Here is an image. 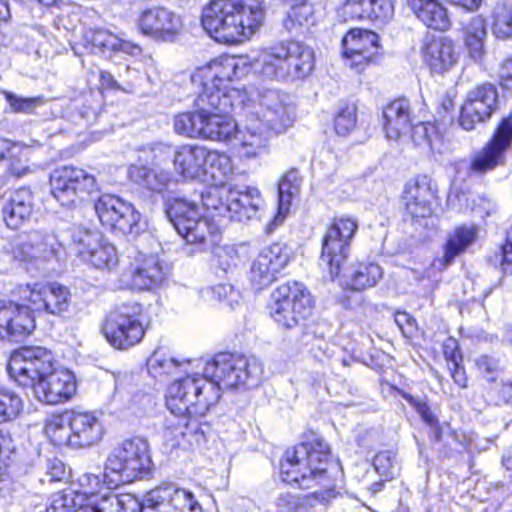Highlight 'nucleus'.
Here are the masks:
<instances>
[{"instance_id":"obj_1","label":"nucleus","mask_w":512,"mask_h":512,"mask_svg":"<svg viewBox=\"0 0 512 512\" xmlns=\"http://www.w3.org/2000/svg\"><path fill=\"white\" fill-rule=\"evenodd\" d=\"M340 463L330 444L319 432L306 429L300 440L287 447L278 462V477L295 489L312 492L305 495L310 504L328 505L338 496L336 480Z\"/></svg>"},{"instance_id":"obj_2","label":"nucleus","mask_w":512,"mask_h":512,"mask_svg":"<svg viewBox=\"0 0 512 512\" xmlns=\"http://www.w3.org/2000/svg\"><path fill=\"white\" fill-rule=\"evenodd\" d=\"M262 374L263 367L257 359L221 351L205 363L203 373L188 374L172 382L171 402L181 403L184 396L194 395L201 412H209L220 401L221 386L233 389L254 384Z\"/></svg>"},{"instance_id":"obj_3","label":"nucleus","mask_w":512,"mask_h":512,"mask_svg":"<svg viewBox=\"0 0 512 512\" xmlns=\"http://www.w3.org/2000/svg\"><path fill=\"white\" fill-rule=\"evenodd\" d=\"M240 56L222 54L195 69L192 83L199 88L194 111L178 113L173 118L174 131L189 138H205L208 109H227L232 105L235 88L230 83L239 77Z\"/></svg>"},{"instance_id":"obj_4","label":"nucleus","mask_w":512,"mask_h":512,"mask_svg":"<svg viewBox=\"0 0 512 512\" xmlns=\"http://www.w3.org/2000/svg\"><path fill=\"white\" fill-rule=\"evenodd\" d=\"M264 0H210L201 24L219 43L239 45L249 41L265 21Z\"/></svg>"},{"instance_id":"obj_5","label":"nucleus","mask_w":512,"mask_h":512,"mask_svg":"<svg viewBox=\"0 0 512 512\" xmlns=\"http://www.w3.org/2000/svg\"><path fill=\"white\" fill-rule=\"evenodd\" d=\"M316 309L315 295L298 280H287L277 285L265 305L268 317L284 332L305 330L313 322Z\"/></svg>"},{"instance_id":"obj_6","label":"nucleus","mask_w":512,"mask_h":512,"mask_svg":"<svg viewBox=\"0 0 512 512\" xmlns=\"http://www.w3.org/2000/svg\"><path fill=\"white\" fill-rule=\"evenodd\" d=\"M164 211L177 233L199 251L212 250L222 241L218 219L202 214L196 200L174 195L164 200Z\"/></svg>"},{"instance_id":"obj_7","label":"nucleus","mask_w":512,"mask_h":512,"mask_svg":"<svg viewBox=\"0 0 512 512\" xmlns=\"http://www.w3.org/2000/svg\"><path fill=\"white\" fill-rule=\"evenodd\" d=\"M150 305L132 300L111 307L99 323V333L115 351L126 352L139 346L150 329Z\"/></svg>"},{"instance_id":"obj_8","label":"nucleus","mask_w":512,"mask_h":512,"mask_svg":"<svg viewBox=\"0 0 512 512\" xmlns=\"http://www.w3.org/2000/svg\"><path fill=\"white\" fill-rule=\"evenodd\" d=\"M172 383L168 386L166 395V406L173 414L168 419L163 431L162 438L167 446L175 448H189L194 445L206 443L207 433L211 429L209 422L204 420L208 412H201L200 406L194 403L197 396L186 395L181 400L173 402L172 405Z\"/></svg>"},{"instance_id":"obj_9","label":"nucleus","mask_w":512,"mask_h":512,"mask_svg":"<svg viewBox=\"0 0 512 512\" xmlns=\"http://www.w3.org/2000/svg\"><path fill=\"white\" fill-rule=\"evenodd\" d=\"M154 463L148 441L133 436L123 439L108 454L104 462V478L118 487L152 475Z\"/></svg>"},{"instance_id":"obj_10","label":"nucleus","mask_w":512,"mask_h":512,"mask_svg":"<svg viewBox=\"0 0 512 512\" xmlns=\"http://www.w3.org/2000/svg\"><path fill=\"white\" fill-rule=\"evenodd\" d=\"M379 387L383 395H398L415 409L423 423L429 427V441L438 445L437 450L440 457L452 458L469 450V442L461 439L458 431L452 429L448 423L442 424L440 422L430 407L427 398L417 399L411 393L399 388L384 377L379 378Z\"/></svg>"},{"instance_id":"obj_11","label":"nucleus","mask_w":512,"mask_h":512,"mask_svg":"<svg viewBox=\"0 0 512 512\" xmlns=\"http://www.w3.org/2000/svg\"><path fill=\"white\" fill-rule=\"evenodd\" d=\"M315 67L314 51L302 42L287 40L272 46L266 52L261 73L280 81L301 80Z\"/></svg>"},{"instance_id":"obj_12","label":"nucleus","mask_w":512,"mask_h":512,"mask_svg":"<svg viewBox=\"0 0 512 512\" xmlns=\"http://www.w3.org/2000/svg\"><path fill=\"white\" fill-rule=\"evenodd\" d=\"M358 230V219L351 214H334L327 221L321 237L320 259L332 277L339 276L348 261Z\"/></svg>"},{"instance_id":"obj_13","label":"nucleus","mask_w":512,"mask_h":512,"mask_svg":"<svg viewBox=\"0 0 512 512\" xmlns=\"http://www.w3.org/2000/svg\"><path fill=\"white\" fill-rule=\"evenodd\" d=\"M399 201L403 221L422 225L441 204L439 186L430 174L418 173L404 183Z\"/></svg>"},{"instance_id":"obj_14","label":"nucleus","mask_w":512,"mask_h":512,"mask_svg":"<svg viewBox=\"0 0 512 512\" xmlns=\"http://www.w3.org/2000/svg\"><path fill=\"white\" fill-rule=\"evenodd\" d=\"M512 150V110L495 124L486 142L469 158L467 174L483 177L506 166Z\"/></svg>"},{"instance_id":"obj_15","label":"nucleus","mask_w":512,"mask_h":512,"mask_svg":"<svg viewBox=\"0 0 512 512\" xmlns=\"http://www.w3.org/2000/svg\"><path fill=\"white\" fill-rule=\"evenodd\" d=\"M51 195L65 207L84 202L97 191L96 176L72 164L55 167L49 175Z\"/></svg>"},{"instance_id":"obj_16","label":"nucleus","mask_w":512,"mask_h":512,"mask_svg":"<svg viewBox=\"0 0 512 512\" xmlns=\"http://www.w3.org/2000/svg\"><path fill=\"white\" fill-rule=\"evenodd\" d=\"M54 364L56 359L51 350L37 345H23L11 351L7 372L17 386L33 390Z\"/></svg>"},{"instance_id":"obj_17","label":"nucleus","mask_w":512,"mask_h":512,"mask_svg":"<svg viewBox=\"0 0 512 512\" xmlns=\"http://www.w3.org/2000/svg\"><path fill=\"white\" fill-rule=\"evenodd\" d=\"M12 295L26 303L35 313L59 316L67 312L71 304L70 289L57 281L18 284Z\"/></svg>"},{"instance_id":"obj_18","label":"nucleus","mask_w":512,"mask_h":512,"mask_svg":"<svg viewBox=\"0 0 512 512\" xmlns=\"http://www.w3.org/2000/svg\"><path fill=\"white\" fill-rule=\"evenodd\" d=\"M340 49L345 64L357 74L378 65L382 58L380 37L371 29L350 28L342 36Z\"/></svg>"},{"instance_id":"obj_19","label":"nucleus","mask_w":512,"mask_h":512,"mask_svg":"<svg viewBox=\"0 0 512 512\" xmlns=\"http://www.w3.org/2000/svg\"><path fill=\"white\" fill-rule=\"evenodd\" d=\"M497 86L485 81L475 85L464 97L457 122L465 131H473L479 124L488 123L499 110Z\"/></svg>"},{"instance_id":"obj_20","label":"nucleus","mask_w":512,"mask_h":512,"mask_svg":"<svg viewBox=\"0 0 512 512\" xmlns=\"http://www.w3.org/2000/svg\"><path fill=\"white\" fill-rule=\"evenodd\" d=\"M94 210L105 230L123 235L139 231L141 214L131 203L116 195H100L94 202Z\"/></svg>"},{"instance_id":"obj_21","label":"nucleus","mask_w":512,"mask_h":512,"mask_svg":"<svg viewBox=\"0 0 512 512\" xmlns=\"http://www.w3.org/2000/svg\"><path fill=\"white\" fill-rule=\"evenodd\" d=\"M293 254L292 248L281 241L273 242L262 248L254 258L248 272L251 286L257 291L269 286L289 264Z\"/></svg>"},{"instance_id":"obj_22","label":"nucleus","mask_w":512,"mask_h":512,"mask_svg":"<svg viewBox=\"0 0 512 512\" xmlns=\"http://www.w3.org/2000/svg\"><path fill=\"white\" fill-rule=\"evenodd\" d=\"M420 57L431 75H443L457 65L460 52L450 36L427 34L422 40Z\"/></svg>"},{"instance_id":"obj_23","label":"nucleus","mask_w":512,"mask_h":512,"mask_svg":"<svg viewBox=\"0 0 512 512\" xmlns=\"http://www.w3.org/2000/svg\"><path fill=\"white\" fill-rule=\"evenodd\" d=\"M34 396L47 405H58L70 401L77 393L75 375L68 369L51 365L46 375L32 390Z\"/></svg>"},{"instance_id":"obj_24","label":"nucleus","mask_w":512,"mask_h":512,"mask_svg":"<svg viewBox=\"0 0 512 512\" xmlns=\"http://www.w3.org/2000/svg\"><path fill=\"white\" fill-rule=\"evenodd\" d=\"M137 28L142 35L158 41L172 42L182 32L180 15L162 6H153L140 12Z\"/></svg>"},{"instance_id":"obj_25","label":"nucleus","mask_w":512,"mask_h":512,"mask_svg":"<svg viewBox=\"0 0 512 512\" xmlns=\"http://www.w3.org/2000/svg\"><path fill=\"white\" fill-rule=\"evenodd\" d=\"M34 310L21 300L0 305V340H24L36 328Z\"/></svg>"},{"instance_id":"obj_26","label":"nucleus","mask_w":512,"mask_h":512,"mask_svg":"<svg viewBox=\"0 0 512 512\" xmlns=\"http://www.w3.org/2000/svg\"><path fill=\"white\" fill-rule=\"evenodd\" d=\"M383 277L381 266L375 262L362 261L356 263L347 282L343 286V292L338 298V303L343 309L354 310L365 304L363 296L357 299L354 293H362L373 288Z\"/></svg>"},{"instance_id":"obj_27","label":"nucleus","mask_w":512,"mask_h":512,"mask_svg":"<svg viewBox=\"0 0 512 512\" xmlns=\"http://www.w3.org/2000/svg\"><path fill=\"white\" fill-rule=\"evenodd\" d=\"M416 115L406 96H397L382 107V130L390 140H399L408 130L411 132Z\"/></svg>"},{"instance_id":"obj_28","label":"nucleus","mask_w":512,"mask_h":512,"mask_svg":"<svg viewBox=\"0 0 512 512\" xmlns=\"http://www.w3.org/2000/svg\"><path fill=\"white\" fill-rule=\"evenodd\" d=\"M68 413L72 448L91 447L103 439L105 429L94 411L70 410Z\"/></svg>"},{"instance_id":"obj_29","label":"nucleus","mask_w":512,"mask_h":512,"mask_svg":"<svg viewBox=\"0 0 512 512\" xmlns=\"http://www.w3.org/2000/svg\"><path fill=\"white\" fill-rule=\"evenodd\" d=\"M34 211L35 196L29 186L12 190L1 208L2 219L11 230H19L27 225Z\"/></svg>"},{"instance_id":"obj_30","label":"nucleus","mask_w":512,"mask_h":512,"mask_svg":"<svg viewBox=\"0 0 512 512\" xmlns=\"http://www.w3.org/2000/svg\"><path fill=\"white\" fill-rule=\"evenodd\" d=\"M479 234V228L476 224H458L446 236L442 245V256L434 259L440 271L446 270L456 260L457 257L465 254L473 246Z\"/></svg>"},{"instance_id":"obj_31","label":"nucleus","mask_w":512,"mask_h":512,"mask_svg":"<svg viewBox=\"0 0 512 512\" xmlns=\"http://www.w3.org/2000/svg\"><path fill=\"white\" fill-rule=\"evenodd\" d=\"M285 9L283 25L289 32L302 33L318 22L325 0H281Z\"/></svg>"},{"instance_id":"obj_32","label":"nucleus","mask_w":512,"mask_h":512,"mask_svg":"<svg viewBox=\"0 0 512 512\" xmlns=\"http://www.w3.org/2000/svg\"><path fill=\"white\" fill-rule=\"evenodd\" d=\"M395 0H345L342 10L348 20L388 23L395 13Z\"/></svg>"},{"instance_id":"obj_33","label":"nucleus","mask_w":512,"mask_h":512,"mask_svg":"<svg viewBox=\"0 0 512 512\" xmlns=\"http://www.w3.org/2000/svg\"><path fill=\"white\" fill-rule=\"evenodd\" d=\"M168 278L166 265L156 256H143L136 260L130 271V283L138 290H152L160 287Z\"/></svg>"},{"instance_id":"obj_34","label":"nucleus","mask_w":512,"mask_h":512,"mask_svg":"<svg viewBox=\"0 0 512 512\" xmlns=\"http://www.w3.org/2000/svg\"><path fill=\"white\" fill-rule=\"evenodd\" d=\"M415 17L428 29L447 32L452 26L447 9L439 0H405Z\"/></svg>"},{"instance_id":"obj_35","label":"nucleus","mask_w":512,"mask_h":512,"mask_svg":"<svg viewBox=\"0 0 512 512\" xmlns=\"http://www.w3.org/2000/svg\"><path fill=\"white\" fill-rule=\"evenodd\" d=\"M236 93H232V105L227 109H208L207 121L205 125V138L208 140L228 142L237 138L239 133L236 121L229 115L234 109V97L239 96V90L235 89Z\"/></svg>"},{"instance_id":"obj_36","label":"nucleus","mask_w":512,"mask_h":512,"mask_svg":"<svg viewBox=\"0 0 512 512\" xmlns=\"http://www.w3.org/2000/svg\"><path fill=\"white\" fill-rule=\"evenodd\" d=\"M77 255L83 262L99 270H112L119 262L116 248L96 238L77 246Z\"/></svg>"},{"instance_id":"obj_37","label":"nucleus","mask_w":512,"mask_h":512,"mask_svg":"<svg viewBox=\"0 0 512 512\" xmlns=\"http://www.w3.org/2000/svg\"><path fill=\"white\" fill-rule=\"evenodd\" d=\"M205 147L197 144H183L176 148L173 158L175 171L185 179L205 175Z\"/></svg>"},{"instance_id":"obj_38","label":"nucleus","mask_w":512,"mask_h":512,"mask_svg":"<svg viewBox=\"0 0 512 512\" xmlns=\"http://www.w3.org/2000/svg\"><path fill=\"white\" fill-rule=\"evenodd\" d=\"M79 44L89 53H117L127 49V42L108 29L87 27L83 29Z\"/></svg>"},{"instance_id":"obj_39","label":"nucleus","mask_w":512,"mask_h":512,"mask_svg":"<svg viewBox=\"0 0 512 512\" xmlns=\"http://www.w3.org/2000/svg\"><path fill=\"white\" fill-rule=\"evenodd\" d=\"M460 32L463 46L469 57L474 61L481 60L485 54L487 38L486 17L481 14L472 16L466 22L461 23Z\"/></svg>"},{"instance_id":"obj_40","label":"nucleus","mask_w":512,"mask_h":512,"mask_svg":"<svg viewBox=\"0 0 512 512\" xmlns=\"http://www.w3.org/2000/svg\"><path fill=\"white\" fill-rule=\"evenodd\" d=\"M95 502V492L67 488L52 495L46 512H77L80 509H83V512H88Z\"/></svg>"},{"instance_id":"obj_41","label":"nucleus","mask_w":512,"mask_h":512,"mask_svg":"<svg viewBox=\"0 0 512 512\" xmlns=\"http://www.w3.org/2000/svg\"><path fill=\"white\" fill-rule=\"evenodd\" d=\"M450 129L433 121H419L412 127L409 138L415 146H426L432 152H440L445 146Z\"/></svg>"},{"instance_id":"obj_42","label":"nucleus","mask_w":512,"mask_h":512,"mask_svg":"<svg viewBox=\"0 0 512 512\" xmlns=\"http://www.w3.org/2000/svg\"><path fill=\"white\" fill-rule=\"evenodd\" d=\"M262 204V197L257 188L245 187L239 190L231 187L230 220L244 221L255 216Z\"/></svg>"},{"instance_id":"obj_43","label":"nucleus","mask_w":512,"mask_h":512,"mask_svg":"<svg viewBox=\"0 0 512 512\" xmlns=\"http://www.w3.org/2000/svg\"><path fill=\"white\" fill-rule=\"evenodd\" d=\"M230 194L231 187L221 185H210L199 193L203 207L210 214H206L209 218L218 219L220 227L223 218L230 219Z\"/></svg>"},{"instance_id":"obj_44","label":"nucleus","mask_w":512,"mask_h":512,"mask_svg":"<svg viewBox=\"0 0 512 512\" xmlns=\"http://www.w3.org/2000/svg\"><path fill=\"white\" fill-rule=\"evenodd\" d=\"M441 351L453 382L460 389H466L468 387L469 378L464 365V357L459 341L452 336L445 338L441 344Z\"/></svg>"},{"instance_id":"obj_45","label":"nucleus","mask_w":512,"mask_h":512,"mask_svg":"<svg viewBox=\"0 0 512 512\" xmlns=\"http://www.w3.org/2000/svg\"><path fill=\"white\" fill-rule=\"evenodd\" d=\"M88 512H142L144 504L131 493L100 495L96 493V502Z\"/></svg>"},{"instance_id":"obj_46","label":"nucleus","mask_w":512,"mask_h":512,"mask_svg":"<svg viewBox=\"0 0 512 512\" xmlns=\"http://www.w3.org/2000/svg\"><path fill=\"white\" fill-rule=\"evenodd\" d=\"M292 121L289 108L282 102H276L261 111L258 127L271 137L285 132Z\"/></svg>"},{"instance_id":"obj_47","label":"nucleus","mask_w":512,"mask_h":512,"mask_svg":"<svg viewBox=\"0 0 512 512\" xmlns=\"http://www.w3.org/2000/svg\"><path fill=\"white\" fill-rule=\"evenodd\" d=\"M238 142L234 148L243 158H255L268 146L269 136L259 127L239 132Z\"/></svg>"},{"instance_id":"obj_48","label":"nucleus","mask_w":512,"mask_h":512,"mask_svg":"<svg viewBox=\"0 0 512 512\" xmlns=\"http://www.w3.org/2000/svg\"><path fill=\"white\" fill-rule=\"evenodd\" d=\"M171 181L172 178L168 172H158L148 168L138 169L136 183L151 197L168 192Z\"/></svg>"},{"instance_id":"obj_49","label":"nucleus","mask_w":512,"mask_h":512,"mask_svg":"<svg viewBox=\"0 0 512 512\" xmlns=\"http://www.w3.org/2000/svg\"><path fill=\"white\" fill-rule=\"evenodd\" d=\"M45 431L53 445L71 447L68 411L52 414L46 423Z\"/></svg>"},{"instance_id":"obj_50","label":"nucleus","mask_w":512,"mask_h":512,"mask_svg":"<svg viewBox=\"0 0 512 512\" xmlns=\"http://www.w3.org/2000/svg\"><path fill=\"white\" fill-rule=\"evenodd\" d=\"M491 30L499 40L512 38V5L498 3L491 13Z\"/></svg>"},{"instance_id":"obj_51","label":"nucleus","mask_w":512,"mask_h":512,"mask_svg":"<svg viewBox=\"0 0 512 512\" xmlns=\"http://www.w3.org/2000/svg\"><path fill=\"white\" fill-rule=\"evenodd\" d=\"M23 409L22 398L15 391L0 386V425L14 421Z\"/></svg>"},{"instance_id":"obj_52","label":"nucleus","mask_w":512,"mask_h":512,"mask_svg":"<svg viewBox=\"0 0 512 512\" xmlns=\"http://www.w3.org/2000/svg\"><path fill=\"white\" fill-rule=\"evenodd\" d=\"M482 397L489 406L512 405V378L502 379L499 383L484 386Z\"/></svg>"},{"instance_id":"obj_53","label":"nucleus","mask_w":512,"mask_h":512,"mask_svg":"<svg viewBox=\"0 0 512 512\" xmlns=\"http://www.w3.org/2000/svg\"><path fill=\"white\" fill-rule=\"evenodd\" d=\"M204 154L205 174L210 173L213 177H225L232 172V161L226 152L210 150L205 147Z\"/></svg>"},{"instance_id":"obj_54","label":"nucleus","mask_w":512,"mask_h":512,"mask_svg":"<svg viewBox=\"0 0 512 512\" xmlns=\"http://www.w3.org/2000/svg\"><path fill=\"white\" fill-rule=\"evenodd\" d=\"M4 163L6 164L5 174L7 177L19 179L30 171L27 165L26 150L17 143L14 144Z\"/></svg>"},{"instance_id":"obj_55","label":"nucleus","mask_w":512,"mask_h":512,"mask_svg":"<svg viewBox=\"0 0 512 512\" xmlns=\"http://www.w3.org/2000/svg\"><path fill=\"white\" fill-rule=\"evenodd\" d=\"M334 130L340 136L351 133L357 125V107L355 104H344L334 116Z\"/></svg>"},{"instance_id":"obj_56","label":"nucleus","mask_w":512,"mask_h":512,"mask_svg":"<svg viewBox=\"0 0 512 512\" xmlns=\"http://www.w3.org/2000/svg\"><path fill=\"white\" fill-rule=\"evenodd\" d=\"M372 463L375 471L380 477H385V480H394L400 476L396 455L391 451L377 452Z\"/></svg>"},{"instance_id":"obj_57","label":"nucleus","mask_w":512,"mask_h":512,"mask_svg":"<svg viewBox=\"0 0 512 512\" xmlns=\"http://www.w3.org/2000/svg\"><path fill=\"white\" fill-rule=\"evenodd\" d=\"M474 367L481 378H483L487 385L496 383L499 373L502 372L499 359L483 354L474 360Z\"/></svg>"},{"instance_id":"obj_58","label":"nucleus","mask_w":512,"mask_h":512,"mask_svg":"<svg viewBox=\"0 0 512 512\" xmlns=\"http://www.w3.org/2000/svg\"><path fill=\"white\" fill-rule=\"evenodd\" d=\"M4 98L14 113L33 114L36 109L45 103L43 96L20 97L12 92H5Z\"/></svg>"},{"instance_id":"obj_59","label":"nucleus","mask_w":512,"mask_h":512,"mask_svg":"<svg viewBox=\"0 0 512 512\" xmlns=\"http://www.w3.org/2000/svg\"><path fill=\"white\" fill-rule=\"evenodd\" d=\"M169 506L176 511L202 512V507L196 500L194 494L184 488L173 486Z\"/></svg>"},{"instance_id":"obj_60","label":"nucleus","mask_w":512,"mask_h":512,"mask_svg":"<svg viewBox=\"0 0 512 512\" xmlns=\"http://www.w3.org/2000/svg\"><path fill=\"white\" fill-rule=\"evenodd\" d=\"M455 108L456 104L454 97L445 94L437 103L432 120L451 129L455 121Z\"/></svg>"},{"instance_id":"obj_61","label":"nucleus","mask_w":512,"mask_h":512,"mask_svg":"<svg viewBox=\"0 0 512 512\" xmlns=\"http://www.w3.org/2000/svg\"><path fill=\"white\" fill-rule=\"evenodd\" d=\"M179 365V362L173 358L154 354L149 361L148 371L154 378H167L174 374Z\"/></svg>"},{"instance_id":"obj_62","label":"nucleus","mask_w":512,"mask_h":512,"mask_svg":"<svg viewBox=\"0 0 512 512\" xmlns=\"http://www.w3.org/2000/svg\"><path fill=\"white\" fill-rule=\"evenodd\" d=\"M394 320L402 335L409 341L419 340L423 332L418 327L416 319L406 311H397Z\"/></svg>"},{"instance_id":"obj_63","label":"nucleus","mask_w":512,"mask_h":512,"mask_svg":"<svg viewBox=\"0 0 512 512\" xmlns=\"http://www.w3.org/2000/svg\"><path fill=\"white\" fill-rule=\"evenodd\" d=\"M172 484H162L149 490L143 500L144 508H158L162 505L170 503Z\"/></svg>"},{"instance_id":"obj_64","label":"nucleus","mask_w":512,"mask_h":512,"mask_svg":"<svg viewBox=\"0 0 512 512\" xmlns=\"http://www.w3.org/2000/svg\"><path fill=\"white\" fill-rule=\"evenodd\" d=\"M12 258L21 263H30L36 258V245L32 241L15 240L10 248Z\"/></svg>"}]
</instances>
